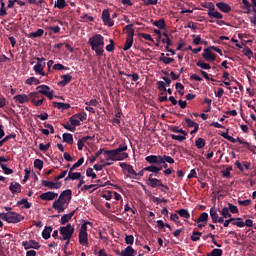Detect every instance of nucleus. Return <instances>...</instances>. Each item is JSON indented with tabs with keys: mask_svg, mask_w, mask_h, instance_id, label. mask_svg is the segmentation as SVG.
I'll return each mask as SVG.
<instances>
[{
	"mask_svg": "<svg viewBox=\"0 0 256 256\" xmlns=\"http://www.w3.org/2000/svg\"><path fill=\"white\" fill-rule=\"evenodd\" d=\"M72 197L73 192L71 189L62 191L59 198L53 202L52 209H55L57 213H65V210L69 207V203H71Z\"/></svg>",
	"mask_w": 256,
	"mask_h": 256,
	"instance_id": "f257e3e1",
	"label": "nucleus"
},
{
	"mask_svg": "<svg viewBox=\"0 0 256 256\" xmlns=\"http://www.w3.org/2000/svg\"><path fill=\"white\" fill-rule=\"evenodd\" d=\"M88 43L92 51H95L98 57L103 56V53H105V50L103 49L105 45V38L101 36V34H96L89 38Z\"/></svg>",
	"mask_w": 256,
	"mask_h": 256,
	"instance_id": "f03ea898",
	"label": "nucleus"
},
{
	"mask_svg": "<svg viewBox=\"0 0 256 256\" xmlns=\"http://www.w3.org/2000/svg\"><path fill=\"white\" fill-rule=\"evenodd\" d=\"M60 241H71V238L73 237L75 233V227L71 225V223H68L66 226H61L59 228Z\"/></svg>",
	"mask_w": 256,
	"mask_h": 256,
	"instance_id": "7ed1b4c3",
	"label": "nucleus"
},
{
	"mask_svg": "<svg viewBox=\"0 0 256 256\" xmlns=\"http://www.w3.org/2000/svg\"><path fill=\"white\" fill-rule=\"evenodd\" d=\"M0 219L7 223H21L25 219V216L16 212L0 213Z\"/></svg>",
	"mask_w": 256,
	"mask_h": 256,
	"instance_id": "20e7f679",
	"label": "nucleus"
},
{
	"mask_svg": "<svg viewBox=\"0 0 256 256\" xmlns=\"http://www.w3.org/2000/svg\"><path fill=\"white\" fill-rule=\"evenodd\" d=\"M124 31H126V41L123 47V51H129L133 47V37H135V29H133V24H128L125 26Z\"/></svg>",
	"mask_w": 256,
	"mask_h": 256,
	"instance_id": "39448f33",
	"label": "nucleus"
},
{
	"mask_svg": "<svg viewBox=\"0 0 256 256\" xmlns=\"http://www.w3.org/2000/svg\"><path fill=\"white\" fill-rule=\"evenodd\" d=\"M37 63L33 67V71L36 75H41L42 77L47 76V74L43 71L45 69V58L36 57Z\"/></svg>",
	"mask_w": 256,
	"mask_h": 256,
	"instance_id": "423d86ee",
	"label": "nucleus"
},
{
	"mask_svg": "<svg viewBox=\"0 0 256 256\" xmlns=\"http://www.w3.org/2000/svg\"><path fill=\"white\" fill-rule=\"evenodd\" d=\"M129 157V154L126 152H123L122 154H118L117 151L110 150V158H106V161H123V159H127Z\"/></svg>",
	"mask_w": 256,
	"mask_h": 256,
	"instance_id": "0eeeda50",
	"label": "nucleus"
},
{
	"mask_svg": "<svg viewBox=\"0 0 256 256\" xmlns=\"http://www.w3.org/2000/svg\"><path fill=\"white\" fill-rule=\"evenodd\" d=\"M38 93L41 95H45V97H48V99H53L54 91L51 90V88L47 85H40L37 88Z\"/></svg>",
	"mask_w": 256,
	"mask_h": 256,
	"instance_id": "6e6552de",
	"label": "nucleus"
},
{
	"mask_svg": "<svg viewBox=\"0 0 256 256\" xmlns=\"http://www.w3.org/2000/svg\"><path fill=\"white\" fill-rule=\"evenodd\" d=\"M22 247H24L25 251H29V249H41V244L35 240L23 241Z\"/></svg>",
	"mask_w": 256,
	"mask_h": 256,
	"instance_id": "1a4fd4ad",
	"label": "nucleus"
},
{
	"mask_svg": "<svg viewBox=\"0 0 256 256\" xmlns=\"http://www.w3.org/2000/svg\"><path fill=\"white\" fill-rule=\"evenodd\" d=\"M145 161L150 163V165H161V163H163V156L150 155L145 158Z\"/></svg>",
	"mask_w": 256,
	"mask_h": 256,
	"instance_id": "9d476101",
	"label": "nucleus"
},
{
	"mask_svg": "<svg viewBox=\"0 0 256 256\" xmlns=\"http://www.w3.org/2000/svg\"><path fill=\"white\" fill-rule=\"evenodd\" d=\"M102 21L104 25H108L109 27H113V25H115V21L111 19V14L107 9L102 11Z\"/></svg>",
	"mask_w": 256,
	"mask_h": 256,
	"instance_id": "9b49d317",
	"label": "nucleus"
},
{
	"mask_svg": "<svg viewBox=\"0 0 256 256\" xmlns=\"http://www.w3.org/2000/svg\"><path fill=\"white\" fill-rule=\"evenodd\" d=\"M41 185L43 187H48V189H61V187H63V183L61 182H53L48 180H42Z\"/></svg>",
	"mask_w": 256,
	"mask_h": 256,
	"instance_id": "f8f14e48",
	"label": "nucleus"
},
{
	"mask_svg": "<svg viewBox=\"0 0 256 256\" xmlns=\"http://www.w3.org/2000/svg\"><path fill=\"white\" fill-rule=\"evenodd\" d=\"M119 166L121 167V169H124L125 171H127V173H129V175H133V179H139V177H137V171H135V169H133V166L130 164H127L125 162H121L119 163Z\"/></svg>",
	"mask_w": 256,
	"mask_h": 256,
	"instance_id": "ddd939ff",
	"label": "nucleus"
},
{
	"mask_svg": "<svg viewBox=\"0 0 256 256\" xmlns=\"http://www.w3.org/2000/svg\"><path fill=\"white\" fill-rule=\"evenodd\" d=\"M213 49L210 47L205 48L204 52L202 53V57L203 59H205V61H215L217 58L215 56V54H213Z\"/></svg>",
	"mask_w": 256,
	"mask_h": 256,
	"instance_id": "4468645a",
	"label": "nucleus"
},
{
	"mask_svg": "<svg viewBox=\"0 0 256 256\" xmlns=\"http://www.w3.org/2000/svg\"><path fill=\"white\" fill-rule=\"evenodd\" d=\"M57 197H59V194L52 191L44 192L40 195L42 201H53Z\"/></svg>",
	"mask_w": 256,
	"mask_h": 256,
	"instance_id": "2eb2a0df",
	"label": "nucleus"
},
{
	"mask_svg": "<svg viewBox=\"0 0 256 256\" xmlns=\"http://www.w3.org/2000/svg\"><path fill=\"white\" fill-rule=\"evenodd\" d=\"M210 217L214 223H223L224 219L223 217H219V214L217 213V208L212 207L210 209Z\"/></svg>",
	"mask_w": 256,
	"mask_h": 256,
	"instance_id": "dca6fc26",
	"label": "nucleus"
},
{
	"mask_svg": "<svg viewBox=\"0 0 256 256\" xmlns=\"http://www.w3.org/2000/svg\"><path fill=\"white\" fill-rule=\"evenodd\" d=\"M148 185H150V187H152L153 189H155V187H163V189H169V186L163 184V181L157 178L150 179V182L148 183Z\"/></svg>",
	"mask_w": 256,
	"mask_h": 256,
	"instance_id": "f3484780",
	"label": "nucleus"
},
{
	"mask_svg": "<svg viewBox=\"0 0 256 256\" xmlns=\"http://www.w3.org/2000/svg\"><path fill=\"white\" fill-rule=\"evenodd\" d=\"M60 77L62 81H60L58 85L61 87H67V85H69V82L73 81V76H71V74H64V75H61Z\"/></svg>",
	"mask_w": 256,
	"mask_h": 256,
	"instance_id": "a211bd4d",
	"label": "nucleus"
},
{
	"mask_svg": "<svg viewBox=\"0 0 256 256\" xmlns=\"http://www.w3.org/2000/svg\"><path fill=\"white\" fill-rule=\"evenodd\" d=\"M76 211H72L69 214L62 215L61 219L59 220L60 225H67L69 223L70 219H73V216L75 215Z\"/></svg>",
	"mask_w": 256,
	"mask_h": 256,
	"instance_id": "6ab92c4d",
	"label": "nucleus"
},
{
	"mask_svg": "<svg viewBox=\"0 0 256 256\" xmlns=\"http://www.w3.org/2000/svg\"><path fill=\"white\" fill-rule=\"evenodd\" d=\"M13 99L16 103H20L21 105L29 102V96H27V94H18L14 96Z\"/></svg>",
	"mask_w": 256,
	"mask_h": 256,
	"instance_id": "aec40b11",
	"label": "nucleus"
},
{
	"mask_svg": "<svg viewBox=\"0 0 256 256\" xmlns=\"http://www.w3.org/2000/svg\"><path fill=\"white\" fill-rule=\"evenodd\" d=\"M216 7L222 11V13H229L231 11V6L225 2L216 3Z\"/></svg>",
	"mask_w": 256,
	"mask_h": 256,
	"instance_id": "412c9836",
	"label": "nucleus"
},
{
	"mask_svg": "<svg viewBox=\"0 0 256 256\" xmlns=\"http://www.w3.org/2000/svg\"><path fill=\"white\" fill-rule=\"evenodd\" d=\"M89 139H93V137L84 136L78 140V142H77L78 151H83V147H85V143H87V141H89Z\"/></svg>",
	"mask_w": 256,
	"mask_h": 256,
	"instance_id": "4be33fe9",
	"label": "nucleus"
},
{
	"mask_svg": "<svg viewBox=\"0 0 256 256\" xmlns=\"http://www.w3.org/2000/svg\"><path fill=\"white\" fill-rule=\"evenodd\" d=\"M71 179L72 181H76V179H81V172H73L69 170L68 176L65 178V181H69Z\"/></svg>",
	"mask_w": 256,
	"mask_h": 256,
	"instance_id": "5701e85b",
	"label": "nucleus"
},
{
	"mask_svg": "<svg viewBox=\"0 0 256 256\" xmlns=\"http://www.w3.org/2000/svg\"><path fill=\"white\" fill-rule=\"evenodd\" d=\"M54 107L56 109H61V111H67V109H71V104L63 103V102H53Z\"/></svg>",
	"mask_w": 256,
	"mask_h": 256,
	"instance_id": "b1692460",
	"label": "nucleus"
},
{
	"mask_svg": "<svg viewBox=\"0 0 256 256\" xmlns=\"http://www.w3.org/2000/svg\"><path fill=\"white\" fill-rule=\"evenodd\" d=\"M51 233H53V227L45 226L44 230L42 231V237L47 241V239H51Z\"/></svg>",
	"mask_w": 256,
	"mask_h": 256,
	"instance_id": "393cba45",
	"label": "nucleus"
},
{
	"mask_svg": "<svg viewBox=\"0 0 256 256\" xmlns=\"http://www.w3.org/2000/svg\"><path fill=\"white\" fill-rule=\"evenodd\" d=\"M79 243L80 245H89V238L87 233H80L79 232Z\"/></svg>",
	"mask_w": 256,
	"mask_h": 256,
	"instance_id": "a878e982",
	"label": "nucleus"
},
{
	"mask_svg": "<svg viewBox=\"0 0 256 256\" xmlns=\"http://www.w3.org/2000/svg\"><path fill=\"white\" fill-rule=\"evenodd\" d=\"M152 25H154V27H157L158 29H165L167 27V24L165 23V19L161 18L159 20L153 21Z\"/></svg>",
	"mask_w": 256,
	"mask_h": 256,
	"instance_id": "bb28decb",
	"label": "nucleus"
},
{
	"mask_svg": "<svg viewBox=\"0 0 256 256\" xmlns=\"http://www.w3.org/2000/svg\"><path fill=\"white\" fill-rule=\"evenodd\" d=\"M237 143H239L240 145H244V147H247V149H248L249 151H251L252 153H255L256 147H255V146H251V145L249 144V142L243 141V140H241V138L237 137Z\"/></svg>",
	"mask_w": 256,
	"mask_h": 256,
	"instance_id": "cd10ccee",
	"label": "nucleus"
},
{
	"mask_svg": "<svg viewBox=\"0 0 256 256\" xmlns=\"http://www.w3.org/2000/svg\"><path fill=\"white\" fill-rule=\"evenodd\" d=\"M163 167H158L155 165H151V166H147L145 168H143V171H149L150 173H159V171H162Z\"/></svg>",
	"mask_w": 256,
	"mask_h": 256,
	"instance_id": "c85d7f7f",
	"label": "nucleus"
},
{
	"mask_svg": "<svg viewBox=\"0 0 256 256\" xmlns=\"http://www.w3.org/2000/svg\"><path fill=\"white\" fill-rule=\"evenodd\" d=\"M9 190L11 191V193H21V184H19L18 182H12L10 184Z\"/></svg>",
	"mask_w": 256,
	"mask_h": 256,
	"instance_id": "c756f323",
	"label": "nucleus"
},
{
	"mask_svg": "<svg viewBox=\"0 0 256 256\" xmlns=\"http://www.w3.org/2000/svg\"><path fill=\"white\" fill-rule=\"evenodd\" d=\"M43 33H45V30L39 28L37 31L31 32L28 37H30V39H37V37H43Z\"/></svg>",
	"mask_w": 256,
	"mask_h": 256,
	"instance_id": "7c9ffc66",
	"label": "nucleus"
},
{
	"mask_svg": "<svg viewBox=\"0 0 256 256\" xmlns=\"http://www.w3.org/2000/svg\"><path fill=\"white\" fill-rule=\"evenodd\" d=\"M208 220H209V214L207 212H204L200 214L196 223H205V225H207Z\"/></svg>",
	"mask_w": 256,
	"mask_h": 256,
	"instance_id": "2f4dec72",
	"label": "nucleus"
},
{
	"mask_svg": "<svg viewBox=\"0 0 256 256\" xmlns=\"http://www.w3.org/2000/svg\"><path fill=\"white\" fill-rule=\"evenodd\" d=\"M122 256H135V249L133 247L128 246L121 252Z\"/></svg>",
	"mask_w": 256,
	"mask_h": 256,
	"instance_id": "473e14b6",
	"label": "nucleus"
},
{
	"mask_svg": "<svg viewBox=\"0 0 256 256\" xmlns=\"http://www.w3.org/2000/svg\"><path fill=\"white\" fill-rule=\"evenodd\" d=\"M18 207L22 206V209H31V203L27 200V198H23L22 200L17 202Z\"/></svg>",
	"mask_w": 256,
	"mask_h": 256,
	"instance_id": "72a5a7b5",
	"label": "nucleus"
},
{
	"mask_svg": "<svg viewBox=\"0 0 256 256\" xmlns=\"http://www.w3.org/2000/svg\"><path fill=\"white\" fill-rule=\"evenodd\" d=\"M64 143H68V145H73V134L64 133L62 135Z\"/></svg>",
	"mask_w": 256,
	"mask_h": 256,
	"instance_id": "f704fd0d",
	"label": "nucleus"
},
{
	"mask_svg": "<svg viewBox=\"0 0 256 256\" xmlns=\"http://www.w3.org/2000/svg\"><path fill=\"white\" fill-rule=\"evenodd\" d=\"M208 17L210 19H223V14H221V12L219 11H214V12L208 11Z\"/></svg>",
	"mask_w": 256,
	"mask_h": 256,
	"instance_id": "c9c22d12",
	"label": "nucleus"
},
{
	"mask_svg": "<svg viewBox=\"0 0 256 256\" xmlns=\"http://www.w3.org/2000/svg\"><path fill=\"white\" fill-rule=\"evenodd\" d=\"M220 215H222L223 219H233V217H231V214L229 213L228 207L222 208V210H220Z\"/></svg>",
	"mask_w": 256,
	"mask_h": 256,
	"instance_id": "e433bc0d",
	"label": "nucleus"
},
{
	"mask_svg": "<svg viewBox=\"0 0 256 256\" xmlns=\"http://www.w3.org/2000/svg\"><path fill=\"white\" fill-rule=\"evenodd\" d=\"M219 135H221V137H223L227 141H230V143H237V138L235 139L232 136H230L229 132H221L219 133Z\"/></svg>",
	"mask_w": 256,
	"mask_h": 256,
	"instance_id": "4c0bfd02",
	"label": "nucleus"
},
{
	"mask_svg": "<svg viewBox=\"0 0 256 256\" xmlns=\"http://www.w3.org/2000/svg\"><path fill=\"white\" fill-rule=\"evenodd\" d=\"M232 225L243 228L245 227V222H243V218H232Z\"/></svg>",
	"mask_w": 256,
	"mask_h": 256,
	"instance_id": "58836bf2",
	"label": "nucleus"
},
{
	"mask_svg": "<svg viewBox=\"0 0 256 256\" xmlns=\"http://www.w3.org/2000/svg\"><path fill=\"white\" fill-rule=\"evenodd\" d=\"M56 9H65L67 7V1L65 0H56L54 3Z\"/></svg>",
	"mask_w": 256,
	"mask_h": 256,
	"instance_id": "ea45409f",
	"label": "nucleus"
},
{
	"mask_svg": "<svg viewBox=\"0 0 256 256\" xmlns=\"http://www.w3.org/2000/svg\"><path fill=\"white\" fill-rule=\"evenodd\" d=\"M169 131H172V133H180L181 135L187 136V132L183 129H179V126H170Z\"/></svg>",
	"mask_w": 256,
	"mask_h": 256,
	"instance_id": "a19ab883",
	"label": "nucleus"
},
{
	"mask_svg": "<svg viewBox=\"0 0 256 256\" xmlns=\"http://www.w3.org/2000/svg\"><path fill=\"white\" fill-rule=\"evenodd\" d=\"M156 223H157L158 229H165V227H167L169 231H172L171 225L169 223H165L163 222V220H158Z\"/></svg>",
	"mask_w": 256,
	"mask_h": 256,
	"instance_id": "79ce46f5",
	"label": "nucleus"
},
{
	"mask_svg": "<svg viewBox=\"0 0 256 256\" xmlns=\"http://www.w3.org/2000/svg\"><path fill=\"white\" fill-rule=\"evenodd\" d=\"M70 123L73 127H79V125H81V120H79L76 114H74L70 117Z\"/></svg>",
	"mask_w": 256,
	"mask_h": 256,
	"instance_id": "37998d69",
	"label": "nucleus"
},
{
	"mask_svg": "<svg viewBox=\"0 0 256 256\" xmlns=\"http://www.w3.org/2000/svg\"><path fill=\"white\" fill-rule=\"evenodd\" d=\"M176 213H178V215H180V217H183L184 219H189V217H191V214H189V211H187V209H180L176 211Z\"/></svg>",
	"mask_w": 256,
	"mask_h": 256,
	"instance_id": "c03bdc74",
	"label": "nucleus"
},
{
	"mask_svg": "<svg viewBox=\"0 0 256 256\" xmlns=\"http://www.w3.org/2000/svg\"><path fill=\"white\" fill-rule=\"evenodd\" d=\"M15 137H17V134L15 133L5 136L2 140H0V147H3V144L7 143V141L10 139H15Z\"/></svg>",
	"mask_w": 256,
	"mask_h": 256,
	"instance_id": "a18cd8bd",
	"label": "nucleus"
},
{
	"mask_svg": "<svg viewBox=\"0 0 256 256\" xmlns=\"http://www.w3.org/2000/svg\"><path fill=\"white\" fill-rule=\"evenodd\" d=\"M175 87H176V90L179 93V95L181 97H183V95H185V92H183V91H185V86H183V84H181L180 82H177L175 84Z\"/></svg>",
	"mask_w": 256,
	"mask_h": 256,
	"instance_id": "49530a36",
	"label": "nucleus"
},
{
	"mask_svg": "<svg viewBox=\"0 0 256 256\" xmlns=\"http://www.w3.org/2000/svg\"><path fill=\"white\" fill-rule=\"evenodd\" d=\"M39 83H41V81L35 77H30L25 81L26 85H39Z\"/></svg>",
	"mask_w": 256,
	"mask_h": 256,
	"instance_id": "de8ad7c7",
	"label": "nucleus"
},
{
	"mask_svg": "<svg viewBox=\"0 0 256 256\" xmlns=\"http://www.w3.org/2000/svg\"><path fill=\"white\" fill-rule=\"evenodd\" d=\"M85 163V158H80L76 163L72 165V167L69 169V171H75L78 167H81Z\"/></svg>",
	"mask_w": 256,
	"mask_h": 256,
	"instance_id": "09e8293b",
	"label": "nucleus"
},
{
	"mask_svg": "<svg viewBox=\"0 0 256 256\" xmlns=\"http://www.w3.org/2000/svg\"><path fill=\"white\" fill-rule=\"evenodd\" d=\"M197 67H200L201 69L209 70L211 69V65L209 63H205L203 60H199L196 63Z\"/></svg>",
	"mask_w": 256,
	"mask_h": 256,
	"instance_id": "8fccbe9b",
	"label": "nucleus"
},
{
	"mask_svg": "<svg viewBox=\"0 0 256 256\" xmlns=\"http://www.w3.org/2000/svg\"><path fill=\"white\" fill-rule=\"evenodd\" d=\"M170 137L174 141H179V143H181L182 141H185V139H187V136H185L183 134L182 135L171 134Z\"/></svg>",
	"mask_w": 256,
	"mask_h": 256,
	"instance_id": "3c124183",
	"label": "nucleus"
},
{
	"mask_svg": "<svg viewBox=\"0 0 256 256\" xmlns=\"http://www.w3.org/2000/svg\"><path fill=\"white\" fill-rule=\"evenodd\" d=\"M80 19H82L84 23H93V21H95V18L93 16H88V14H83L80 16Z\"/></svg>",
	"mask_w": 256,
	"mask_h": 256,
	"instance_id": "603ef678",
	"label": "nucleus"
},
{
	"mask_svg": "<svg viewBox=\"0 0 256 256\" xmlns=\"http://www.w3.org/2000/svg\"><path fill=\"white\" fill-rule=\"evenodd\" d=\"M201 235H203V233L201 232H197V231H193L192 235L190 237L191 241H199V239H201Z\"/></svg>",
	"mask_w": 256,
	"mask_h": 256,
	"instance_id": "864d4df0",
	"label": "nucleus"
},
{
	"mask_svg": "<svg viewBox=\"0 0 256 256\" xmlns=\"http://www.w3.org/2000/svg\"><path fill=\"white\" fill-rule=\"evenodd\" d=\"M185 123H186L188 128L199 127V124L194 122L193 120H191V118H185Z\"/></svg>",
	"mask_w": 256,
	"mask_h": 256,
	"instance_id": "5fc2aeb1",
	"label": "nucleus"
},
{
	"mask_svg": "<svg viewBox=\"0 0 256 256\" xmlns=\"http://www.w3.org/2000/svg\"><path fill=\"white\" fill-rule=\"evenodd\" d=\"M195 145H196L197 149H203V147H205V139H203V138H198V139L195 141Z\"/></svg>",
	"mask_w": 256,
	"mask_h": 256,
	"instance_id": "6e6d98bb",
	"label": "nucleus"
},
{
	"mask_svg": "<svg viewBox=\"0 0 256 256\" xmlns=\"http://www.w3.org/2000/svg\"><path fill=\"white\" fill-rule=\"evenodd\" d=\"M242 53L247 57L248 59H251L253 57V51L249 47H245L242 51Z\"/></svg>",
	"mask_w": 256,
	"mask_h": 256,
	"instance_id": "4d7b16f0",
	"label": "nucleus"
},
{
	"mask_svg": "<svg viewBox=\"0 0 256 256\" xmlns=\"http://www.w3.org/2000/svg\"><path fill=\"white\" fill-rule=\"evenodd\" d=\"M193 38V45H201L203 39H201V35H192Z\"/></svg>",
	"mask_w": 256,
	"mask_h": 256,
	"instance_id": "13d9d810",
	"label": "nucleus"
},
{
	"mask_svg": "<svg viewBox=\"0 0 256 256\" xmlns=\"http://www.w3.org/2000/svg\"><path fill=\"white\" fill-rule=\"evenodd\" d=\"M163 162L162 163H169L170 165H173L175 163V159L171 156L163 155L162 156Z\"/></svg>",
	"mask_w": 256,
	"mask_h": 256,
	"instance_id": "bf43d9fd",
	"label": "nucleus"
},
{
	"mask_svg": "<svg viewBox=\"0 0 256 256\" xmlns=\"http://www.w3.org/2000/svg\"><path fill=\"white\" fill-rule=\"evenodd\" d=\"M28 97H30V101L33 104L34 102L37 101V99H39V92H31L29 93Z\"/></svg>",
	"mask_w": 256,
	"mask_h": 256,
	"instance_id": "052dcab7",
	"label": "nucleus"
},
{
	"mask_svg": "<svg viewBox=\"0 0 256 256\" xmlns=\"http://www.w3.org/2000/svg\"><path fill=\"white\" fill-rule=\"evenodd\" d=\"M159 61H161L165 65H169L170 63H173V61H175V59L174 58H170V57H160Z\"/></svg>",
	"mask_w": 256,
	"mask_h": 256,
	"instance_id": "680f3d73",
	"label": "nucleus"
},
{
	"mask_svg": "<svg viewBox=\"0 0 256 256\" xmlns=\"http://www.w3.org/2000/svg\"><path fill=\"white\" fill-rule=\"evenodd\" d=\"M34 167L35 169H39V171H41V169H43V160L41 159L34 160Z\"/></svg>",
	"mask_w": 256,
	"mask_h": 256,
	"instance_id": "e2e57ef3",
	"label": "nucleus"
},
{
	"mask_svg": "<svg viewBox=\"0 0 256 256\" xmlns=\"http://www.w3.org/2000/svg\"><path fill=\"white\" fill-rule=\"evenodd\" d=\"M157 90L162 92H167V88L165 87V82L158 81L157 82Z\"/></svg>",
	"mask_w": 256,
	"mask_h": 256,
	"instance_id": "0e129e2a",
	"label": "nucleus"
},
{
	"mask_svg": "<svg viewBox=\"0 0 256 256\" xmlns=\"http://www.w3.org/2000/svg\"><path fill=\"white\" fill-rule=\"evenodd\" d=\"M87 225H93V223L85 221L80 228V232L79 233H87Z\"/></svg>",
	"mask_w": 256,
	"mask_h": 256,
	"instance_id": "69168bd1",
	"label": "nucleus"
},
{
	"mask_svg": "<svg viewBox=\"0 0 256 256\" xmlns=\"http://www.w3.org/2000/svg\"><path fill=\"white\" fill-rule=\"evenodd\" d=\"M118 154H122L123 151H127V145L126 144H120L116 149Z\"/></svg>",
	"mask_w": 256,
	"mask_h": 256,
	"instance_id": "338daca9",
	"label": "nucleus"
},
{
	"mask_svg": "<svg viewBox=\"0 0 256 256\" xmlns=\"http://www.w3.org/2000/svg\"><path fill=\"white\" fill-rule=\"evenodd\" d=\"M228 209L232 213H239V208L237 206L233 205L232 203H228Z\"/></svg>",
	"mask_w": 256,
	"mask_h": 256,
	"instance_id": "774afa93",
	"label": "nucleus"
}]
</instances>
